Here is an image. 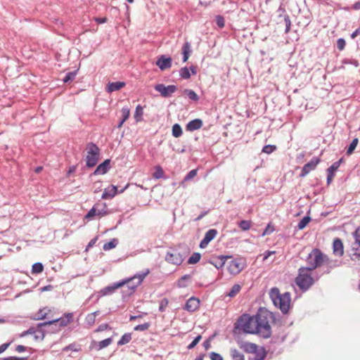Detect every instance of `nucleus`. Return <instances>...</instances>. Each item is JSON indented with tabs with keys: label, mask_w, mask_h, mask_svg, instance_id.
<instances>
[{
	"label": "nucleus",
	"mask_w": 360,
	"mask_h": 360,
	"mask_svg": "<svg viewBox=\"0 0 360 360\" xmlns=\"http://www.w3.org/2000/svg\"><path fill=\"white\" fill-rule=\"evenodd\" d=\"M202 126V122L200 119H195L189 122L186 125V129L193 131L199 129Z\"/></svg>",
	"instance_id": "nucleus-25"
},
{
	"label": "nucleus",
	"mask_w": 360,
	"mask_h": 360,
	"mask_svg": "<svg viewBox=\"0 0 360 360\" xmlns=\"http://www.w3.org/2000/svg\"><path fill=\"white\" fill-rule=\"evenodd\" d=\"M149 273V269H146L141 272L135 274L133 277L123 280L121 282H125V285H127V288L133 292L142 283Z\"/></svg>",
	"instance_id": "nucleus-5"
},
{
	"label": "nucleus",
	"mask_w": 360,
	"mask_h": 360,
	"mask_svg": "<svg viewBox=\"0 0 360 360\" xmlns=\"http://www.w3.org/2000/svg\"><path fill=\"white\" fill-rule=\"evenodd\" d=\"M216 24L219 28H223L225 25L224 18L221 15H217L216 17Z\"/></svg>",
	"instance_id": "nucleus-49"
},
{
	"label": "nucleus",
	"mask_w": 360,
	"mask_h": 360,
	"mask_svg": "<svg viewBox=\"0 0 360 360\" xmlns=\"http://www.w3.org/2000/svg\"><path fill=\"white\" fill-rule=\"evenodd\" d=\"M112 342V338H109L107 339H105L98 343V347L100 349H103L109 346Z\"/></svg>",
	"instance_id": "nucleus-43"
},
{
	"label": "nucleus",
	"mask_w": 360,
	"mask_h": 360,
	"mask_svg": "<svg viewBox=\"0 0 360 360\" xmlns=\"http://www.w3.org/2000/svg\"><path fill=\"white\" fill-rule=\"evenodd\" d=\"M238 226L243 231H248L251 227V221L248 220H242L239 222Z\"/></svg>",
	"instance_id": "nucleus-41"
},
{
	"label": "nucleus",
	"mask_w": 360,
	"mask_h": 360,
	"mask_svg": "<svg viewBox=\"0 0 360 360\" xmlns=\"http://www.w3.org/2000/svg\"><path fill=\"white\" fill-rule=\"evenodd\" d=\"M86 165L89 167H94L98 160L99 148L94 143H89L86 146Z\"/></svg>",
	"instance_id": "nucleus-6"
},
{
	"label": "nucleus",
	"mask_w": 360,
	"mask_h": 360,
	"mask_svg": "<svg viewBox=\"0 0 360 360\" xmlns=\"http://www.w3.org/2000/svg\"><path fill=\"white\" fill-rule=\"evenodd\" d=\"M131 339V333H125L122 336L121 339L118 341L117 345H126L130 342Z\"/></svg>",
	"instance_id": "nucleus-36"
},
{
	"label": "nucleus",
	"mask_w": 360,
	"mask_h": 360,
	"mask_svg": "<svg viewBox=\"0 0 360 360\" xmlns=\"http://www.w3.org/2000/svg\"><path fill=\"white\" fill-rule=\"evenodd\" d=\"M108 214L105 204H103L102 208H98V205H94L85 215V219L89 220L94 219L95 217H103Z\"/></svg>",
	"instance_id": "nucleus-10"
},
{
	"label": "nucleus",
	"mask_w": 360,
	"mask_h": 360,
	"mask_svg": "<svg viewBox=\"0 0 360 360\" xmlns=\"http://www.w3.org/2000/svg\"><path fill=\"white\" fill-rule=\"evenodd\" d=\"M110 168V160H105L103 162L100 164L96 170L94 171V174H105L107 173Z\"/></svg>",
	"instance_id": "nucleus-22"
},
{
	"label": "nucleus",
	"mask_w": 360,
	"mask_h": 360,
	"mask_svg": "<svg viewBox=\"0 0 360 360\" xmlns=\"http://www.w3.org/2000/svg\"><path fill=\"white\" fill-rule=\"evenodd\" d=\"M190 278L189 275H184L182 276L177 283V285L179 288H185L186 286L185 281Z\"/></svg>",
	"instance_id": "nucleus-48"
},
{
	"label": "nucleus",
	"mask_w": 360,
	"mask_h": 360,
	"mask_svg": "<svg viewBox=\"0 0 360 360\" xmlns=\"http://www.w3.org/2000/svg\"><path fill=\"white\" fill-rule=\"evenodd\" d=\"M276 149V147L274 146H271V145H267V146H265L263 149H262V152L263 153H267V154H270L274 150Z\"/></svg>",
	"instance_id": "nucleus-54"
},
{
	"label": "nucleus",
	"mask_w": 360,
	"mask_h": 360,
	"mask_svg": "<svg viewBox=\"0 0 360 360\" xmlns=\"http://www.w3.org/2000/svg\"><path fill=\"white\" fill-rule=\"evenodd\" d=\"M163 175H164V172H163L162 167L160 166H156L155 171L153 174V177L155 179H158L162 178L163 176Z\"/></svg>",
	"instance_id": "nucleus-42"
},
{
	"label": "nucleus",
	"mask_w": 360,
	"mask_h": 360,
	"mask_svg": "<svg viewBox=\"0 0 360 360\" xmlns=\"http://www.w3.org/2000/svg\"><path fill=\"white\" fill-rule=\"evenodd\" d=\"M354 235L355 240L360 241V226L356 230Z\"/></svg>",
	"instance_id": "nucleus-62"
},
{
	"label": "nucleus",
	"mask_w": 360,
	"mask_h": 360,
	"mask_svg": "<svg viewBox=\"0 0 360 360\" xmlns=\"http://www.w3.org/2000/svg\"><path fill=\"white\" fill-rule=\"evenodd\" d=\"M195 69H180L179 75L183 79H188L191 75H195Z\"/></svg>",
	"instance_id": "nucleus-29"
},
{
	"label": "nucleus",
	"mask_w": 360,
	"mask_h": 360,
	"mask_svg": "<svg viewBox=\"0 0 360 360\" xmlns=\"http://www.w3.org/2000/svg\"><path fill=\"white\" fill-rule=\"evenodd\" d=\"M202 337L200 335H198L193 341L191 344L188 345V346L187 347V348L188 349H191L193 348H194L197 344L200 342V340H201Z\"/></svg>",
	"instance_id": "nucleus-51"
},
{
	"label": "nucleus",
	"mask_w": 360,
	"mask_h": 360,
	"mask_svg": "<svg viewBox=\"0 0 360 360\" xmlns=\"http://www.w3.org/2000/svg\"><path fill=\"white\" fill-rule=\"evenodd\" d=\"M100 314L99 311H94L93 313L88 314L85 318V323L89 326H92L95 321L96 317Z\"/></svg>",
	"instance_id": "nucleus-26"
},
{
	"label": "nucleus",
	"mask_w": 360,
	"mask_h": 360,
	"mask_svg": "<svg viewBox=\"0 0 360 360\" xmlns=\"http://www.w3.org/2000/svg\"><path fill=\"white\" fill-rule=\"evenodd\" d=\"M241 286L239 284H235L230 292L228 293V296L230 297H235L240 290Z\"/></svg>",
	"instance_id": "nucleus-38"
},
{
	"label": "nucleus",
	"mask_w": 360,
	"mask_h": 360,
	"mask_svg": "<svg viewBox=\"0 0 360 360\" xmlns=\"http://www.w3.org/2000/svg\"><path fill=\"white\" fill-rule=\"evenodd\" d=\"M95 20L98 24H102V23H105L107 22V18H96Z\"/></svg>",
	"instance_id": "nucleus-63"
},
{
	"label": "nucleus",
	"mask_w": 360,
	"mask_h": 360,
	"mask_svg": "<svg viewBox=\"0 0 360 360\" xmlns=\"http://www.w3.org/2000/svg\"><path fill=\"white\" fill-rule=\"evenodd\" d=\"M200 302L195 297L188 299L185 305V309L188 311H194L199 307Z\"/></svg>",
	"instance_id": "nucleus-19"
},
{
	"label": "nucleus",
	"mask_w": 360,
	"mask_h": 360,
	"mask_svg": "<svg viewBox=\"0 0 360 360\" xmlns=\"http://www.w3.org/2000/svg\"><path fill=\"white\" fill-rule=\"evenodd\" d=\"M284 22H285V32L288 33L290 32V27H291V21H290L289 15H285L284 16Z\"/></svg>",
	"instance_id": "nucleus-47"
},
{
	"label": "nucleus",
	"mask_w": 360,
	"mask_h": 360,
	"mask_svg": "<svg viewBox=\"0 0 360 360\" xmlns=\"http://www.w3.org/2000/svg\"><path fill=\"white\" fill-rule=\"evenodd\" d=\"M351 258L352 260L360 259V241L355 240L352 245Z\"/></svg>",
	"instance_id": "nucleus-21"
},
{
	"label": "nucleus",
	"mask_w": 360,
	"mask_h": 360,
	"mask_svg": "<svg viewBox=\"0 0 360 360\" xmlns=\"http://www.w3.org/2000/svg\"><path fill=\"white\" fill-rule=\"evenodd\" d=\"M217 233V231L215 229H210L207 231L205 235L204 238L200 243V247L201 248H206L209 243L215 238Z\"/></svg>",
	"instance_id": "nucleus-14"
},
{
	"label": "nucleus",
	"mask_w": 360,
	"mask_h": 360,
	"mask_svg": "<svg viewBox=\"0 0 360 360\" xmlns=\"http://www.w3.org/2000/svg\"><path fill=\"white\" fill-rule=\"evenodd\" d=\"M155 91H158L162 97H169L177 89L175 85L165 86L163 84H158L154 86Z\"/></svg>",
	"instance_id": "nucleus-8"
},
{
	"label": "nucleus",
	"mask_w": 360,
	"mask_h": 360,
	"mask_svg": "<svg viewBox=\"0 0 360 360\" xmlns=\"http://www.w3.org/2000/svg\"><path fill=\"white\" fill-rule=\"evenodd\" d=\"M201 255L198 252L193 253L188 259V263L190 264H194L199 262Z\"/></svg>",
	"instance_id": "nucleus-37"
},
{
	"label": "nucleus",
	"mask_w": 360,
	"mask_h": 360,
	"mask_svg": "<svg viewBox=\"0 0 360 360\" xmlns=\"http://www.w3.org/2000/svg\"><path fill=\"white\" fill-rule=\"evenodd\" d=\"M34 332H35L34 329L33 328H31L28 329L27 330L22 332L21 333L20 336L24 337L28 334H33V333H34Z\"/></svg>",
	"instance_id": "nucleus-61"
},
{
	"label": "nucleus",
	"mask_w": 360,
	"mask_h": 360,
	"mask_svg": "<svg viewBox=\"0 0 360 360\" xmlns=\"http://www.w3.org/2000/svg\"><path fill=\"white\" fill-rule=\"evenodd\" d=\"M192 53L191 45L188 41H186L181 48L182 61L186 62Z\"/></svg>",
	"instance_id": "nucleus-20"
},
{
	"label": "nucleus",
	"mask_w": 360,
	"mask_h": 360,
	"mask_svg": "<svg viewBox=\"0 0 360 360\" xmlns=\"http://www.w3.org/2000/svg\"><path fill=\"white\" fill-rule=\"evenodd\" d=\"M125 86L124 82H115L108 83L106 90L108 93H112L115 91H118Z\"/></svg>",
	"instance_id": "nucleus-24"
},
{
	"label": "nucleus",
	"mask_w": 360,
	"mask_h": 360,
	"mask_svg": "<svg viewBox=\"0 0 360 360\" xmlns=\"http://www.w3.org/2000/svg\"><path fill=\"white\" fill-rule=\"evenodd\" d=\"M72 319V314L69 313V314H65V316L63 319H58L56 320L39 323L38 327H44V326H48V325L53 324L55 323H59L60 326L63 327V326H66L69 323H70Z\"/></svg>",
	"instance_id": "nucleus-11"
},
{
	"label": "nucleus",
	"mask_w": 360,
	"mask_h": 360,
	"mask_svg": "<svg viewBox=\"0 0 360 360\" xmlns=\"http://www.w3.org/2000/svg\"><path fill=\"white\" fill-rule=\"evenodd\" d=\"M9 346V343H4L0 345V354L3 353Z\"/></svg>",
	"instance_id": "nucleus-64"
},
{
	"label": "nucleus",
	"mask_w": 360,
	"mask_h": 360,
	"mask_svg": "<svg viewBox=\"0 0 360 360\" xmlns=\"http://www.w3.org/2000/svg\"><path fill=\"white\" fill-rule=\"evenodd\" d=\"M273 315L269 311H259L255 316L242 315L238 320L235 328L245 333L257 334L264 338H268L271 335L270 322Z\"/></svg>",
	"instance_id": "nucleus-1"
},
{
	"label": "nucleus",
	"mask_w": 360,
	"mask_h": 360,
	"mask_svg": "<svg viewBox=\"0 0 360 360\" xmlns=\"http://www.w3.org/2000/svg\"><path fill=\"white\" fill-rule=\"evenodd\" d=\"M341 162H342V159H340V160H338L337 162H335L327 169V172H328L327 183H328V184H330V182L332 181L334 177V175H335V172L339 168Z\"/></svg>",
	"instance_id": "nucleus-17"
},
{
	"label": "nucleus",
	"mask_w": 360,
	"mask_h": 360,
	"mask_svg": "<svg viewBox=\"0 0 360 360\" xmlns=\"http://www.w3.org/2000/svg\"><path fill=\"white\" fill-rule=\"evenodd\" d=\"M240 347L243 349L245 352L248 353H257V345L255 343L248 342H240Z\"/></svg>",
	"instance_id": "nucleus-18"
},
{
	"label": "nucleus",
	"mask_w": 360,
	"mask_h": 360,
	"mask_svg": "<svg viewBox=\"0 0 360 360\" xmlns=\"http://www.w3.org/2000/svg\"><path fill=\"white\" fill-rule=\"evenodd\" d=\"M333 254L335 256L341 257L344 253L343 244L340 239L336 238L333 240Z\"/></svg>",
	"instance_id": "nucleus-16"
},
{
	"label": "nucleus",
	"mask_w": 360,
	"mask_h": 360,
	"mask_svg": "<svg viewBox=\"0 0 360 360\" xmlns=\"http://www.w3.org/2000/svg\"><path fill=\"white\" fill-rule=\"evenodd\" d=\"M345 45H346V42H345V40L344 39L340 38V39H338V41H337V48L340 51H342L345 49Z\"/></svg>",
	"instance_id": "nucleus-52"
},
{
	"label": "nucleus",
	"mask_w": 360,
	"mask_h": 360,
	"mask_svg": "<svg viewBox=\"0 0 360 360\" xmlns=\"http://www.w3.org/2000/svg\"><path fill=\"white\" fill-rule=\"evenodd\" d=\"M182 134V129L179 124H174L172 127V135L175 138L180 137Z\"/></svg>",
	"instance_id": "nucleus-34"
},
{
	"label": "nucleus",
	"mask_w": 360,
	"mask_h": 360,
	"mask_svg": "<svg viewBox=\"0 0 360 360\" xmlns=\"http://www.w3.org/2000/svg\"><path fill=\"white\" fill-rule=\"evenodd\" d=\"M275 254V251H266L264 254V258L263 260L266 261L268 259L269 257H270L271 255Z\"/></svg>",
	"instance_id": "nucleus-59"
},
{
	"label": "nucleus",
	"mask_w": 360,
	"mask_h": 360,
	"mask_svg": "<svg viewBox=\"0 0 360 360\" xmlns=\"http://www.w3.org/2000/svg\"><path fill=\"white\" fill-rule=\"evenodd\" d=\"M229 257L220 256L219 258L211 261L210 263L213 264L217 269H221L224 266L226 260Z\"/></svg>",
	"instance_id": "nucleus-27"
},
{
	"label": "nucleus",
	"mask_w": 360,
	"mask_h": 360,
	"mask_svg": "<svg viewBox=\"0 0 360 360\" xmlns=\"http://www.w3.org/2000/svg\"><path fill=\"white\" fill-rule=\"evenodd\" d=\"M50 311H51V310L47 307L41 309L39 310V311L35 315L34 319H36V320L44 319Z\"/></svg>",
	"instance_id": "nucleus-30"
},
{
	"label": "nucleus",
	"mask_w": 360,
	"mask_h": 360,
	"mask_svg": "<svg viewBox=\"0 0 360 360\" xmlns=\"http://www.w3.org/2000/svg\"><path fill=\"white\" fill-rule=\"evenodd\" d=\"M165 260L170 264L174 265H180L183 261L184 258L182 255L176 250H169L165 255Z\"/></svg>",
	"instance_id": "nucleus-9"
},
{
	"label": "nucleus",
	"mask_w": 360,
	"mask_h": 360,
	"mask_svg": "<svg viewBox=\"0 0 360 360\" xmlns=\"http://www.w3.org/2000/svg\"><path fill=\"white\" fill-rule=\"evenodd\" d=\"M44 266L41 263L37 262L32 265V274H40L43 271Z\"/></svg>",
	"instance_id": "nucleus-39"
},
{
	"label": "nucleus",
	"mask_w": 360,
	"mask_h": 360,
	"mask_svg": "<svg viewBox=\"0 0 360 360\" xmlns=\"http://www.w3.org/2000/svg\"><path fill=\"white\" fill-rule=\"evenodd\" d=\"M327 260V255L318 249L313 250L307 258L308 268L311 270L324 266Z\"/></svg>",
	"instance_id": "nucleus-4"
},
{
	"label": "nucleus",
	"mask_w": 360,
	"mask_h": 360,
	"mask_svg": "<svg viewBox=\"0 0 360 360\" xmlns=\"http://www.w3.org/2000/svg\"><path fill=\"white\" fill-rule=\"evenodd\" d=\"M245 264L243 259L236 258L232 259L228 264V270L232 275L239 274L244 268Z\"/></svg>",
	"instance_id": "nucleus-7"
},
{
	"label": "nucleus",
	"mask_w": 360,
	"mask_h": 360,
	"mask_svg": "<svg viewBox=\"0 0 360 360\" xmlns=\"http://www.w3.org/2000/svg\"><path fill=\"white\" fill-rule=\"evenodd\" d=\"M143 114V109L141 105H138L136 108V110L134 112V119L136 122H139L142 119V116Z\"/></svg>",
	"instance_id": "nucleus-33"
},
{
	"label": "nucleus",
	"mask_w": 360,
	"mask_h": 360,
	"mask_svg": "<svg viewBox=\"0 0 360 360\" xmlns=\"http://www.w3.org/2000/svg\"><path fill=\"white\" fill-rule=\"evenodd\" d=\"M168 304V301L167 299H163L162 301H161V303H160V311H165V309L166 307V306Z\"/></svg>",
	"instance_id": "nucleus-57"
},
{
	"label": "nucleus",
	"mask_w": 360,
	"mask_h": 360,
	"mask_svg": "<svg viewBox=\"0 0 360 360\" xmlns=\"http://www.w3.org/2000/svg\"><path fill=\"white\" fill-rule=\"evenodd\" d=\"M210 357L211 360H224L223 357L219 354L214 352L210 354Z\"/></svg>",
	"instance_id": "nucleus-55"
},
{
	"label": "nucleus",
	"mask_w": 360,
	"mask_h": 360,
	"mask_svg": "<svg viewBox=\"0 0 360 360\" xmlns=\"http://www.w3.org/2000/svg\"><path fill=\"white\" fill-rule=\"evenodd\" d=\"M158 68H171L172 60L171 57L162 55L155 62Z\"/></svg>",
	"instance_id": "nucleus-15"
},
{
	"label": "nucleus",
	"mask_w": 360,
	"mask_h": 360,
	"mask_svg": "<svg viewBox=\"0 0 360 360\" xmlns=\"http://www.w3.org/2000/svg\"><path fill=\"white\" fill-rule=\"evenodd\" d=\"M109 328V326L107 323H103L101 324L97 329L96 330V332H101L103 330H107Z\"/></svg>",
	"instance_id": "nucleus-56"
},
{
	"label": "nucleus",
	"mask_w": 360,
	"mask_h": 360,
	"mask_svg": "<svg viewBox=\"0 0 360 360\" xmlns=\"http://www.w3.org/2000/svg\"><path fill=\"white\" fill-rule=\"evenodd\" d=\"M125 285V282H117L112 285H108L100 290L101 296H105L112 294L117 289Z\"/></svg>",
	"instance_id": "nucleus-13"
},
{
	"label": "nucleus",
	"mask_w": 360,
	"mask_h": 360,
	"mask_svg": "<svg viewBox=\"0 0 360 360\" xmlns=\"http://www.w3.org/2000/svg\"><path fill=\"white\" fill-rule=\"evenodd\" d=\"M150 324L148 323H145L143 324L138 325L134 327V330L136 331H144L148 329Z\"/></svg>",
	"instance_id": "nucleus-50"
},
{
	"label": "nucleus",
	"mask_w": 360,
	"mask_h": 360,
	"mask_svg": "<svg viewBox=\"0 0 360 360\" xmlns=\"http://www.w3.org/2000/svg\"><path fill=\"white\" fill-rule=\"evenodd\" d=\"M196 174H197V170H195V169L191 170L185 176L184 181H189V180L192 179L193 178H194L196 176Z\"/></svg>",
	"instance_id": "nucleus-53"
},
{
	"label": "nucleus",
	"mask_w": 360,
	"mask_h": 360,
	"mask_svg": "<svg viewBox=\"0 0 360 360\" xmlns=\"http://www.w3.org/2000/svg\"><path fill=\"white\" fill-rule=\"evenodd\" d=\"M122 120L120 122V123L117 125L118 128H121L123 125L124 122L129 118L130 115V110L128 107H123L122 109Z\"/></svg>",
	"instance_id": "nucleus-28"
},
{
	"label": "nucleus",
	"mask_w": 360,
	"mask_h": 360,
	"mask_svg": "<svg viewBox=\"0 0 360 360\" xmlns=\"http://www.w3.org/2000/svg\"><path fill=\"white\" fill-rule=\"evenodd\" d=\"M320 159L318 158H313L309 162L305 164L302 167V172L300 176H305L307 175L311 171L314 170L316 165L319 163Z\"/></svg>",
	"instance_id": "nucleus-12"
},
{
	"label": "nucleus",
	"mask_w": 360,
	"mask_h": 360,
	"mask_svg": "<svg viewBox=\"0 0 360 360\" xmlns=\"http://www.w3.org/2000/svg\"><path fill=\"white\" fill-rule=\"evenodd\" d=\"M184 93L190 99L193 101H197L198 99V95L191 89H186Z\"/></svg>",
	"instance_id": "nucleus-44"
},
{
	"label": "nucleus",
	"mask_w": 360,
	"mask_h": 360,
	"mask_svg": "<svg viewBox=\"0 0 360 360\" xmlns=\"http://www.w3.org/2000/svg\"><path fill=\"white\" fill-rule=\"evenodd\" d=\"M345 64H350V65H352L355 67H357L359 65V63L355 59H347L345 60Z\"/></svg>",
	"instance_id": "nucleus-58"
},
{
	"label": "nucleus",
	"mask_w": 360,
	"mask_h": 360,
	"mask_svg": "<svg viewBox=\"0 0 360 360\" xmlns=\"http://www.w3.org/2000/svg\"><path fill=\"white\" fill-rule=\"evenodd\" d=\"M357 143H358V139H354L349 144V148L347 151V153L349 155L352 154L353 153V151L354 150V149L356 148Z\"/></svg>",
	"instance_id": "nucleus-45"
},
{
	"label": "nucleus",
	"mask_w": 360,
	"mask_h": 360,
	"mask_svg": "<svg viewBox=\"0 0 360 360\" xmlns=\"http://www.w3.org/2000/svg\"><path fill=\"white\" fill-rule=\"evenodd\" d=\"M118 244V240L116 238H112L110 242L103 245V249L105 251L115 248Z\"/></svg>",
	"instance_id": "nucleus-32"
},
{
	"label": "nucleus",
	"mask_w": 360,
	"mask_h": 360,
	"mask_svg": "<svg viewBox=\"0 0 360 360\" xmlns=\"http://www.w3.org/2000/svg\"><path fill=\"white\" fill-rule=\"evenodd\" d=\"M231 355L233 360H245L244 356L236 349H231Z\"/></svg>",
	"instance_id": "nucleus-35"
},
{
	"label": "nucleus",
	"mask_w": 360,
	"mask_h": 360,
	"mask_svg": "<svg viewBox=\"0 0 360 360\" xmlns=\"http://www.w3.org/2000/svg\"><path fill=\"white\" fill-rule=\"evenodd\" d=\"M327 262H325V266L327 267V272H330V271L336 266H339L341 264L340 262H338L337 260H333L328 258L327 256Z\"/></svg>",
	"instance_id": "nucleus-31"
},
{
	"label": "nucleus",
	"mask_w": 360,
	"mask_h": 360,
	"mask_svg": "<svg viewBox=\"0 0 360 360\" xmlns=\"http://www.w3.org/2000/svg\"><path fill=\"white\" fill-rule=\"evenodd\" d=\"M77 74V70L68 73L67 75L63 78V82H68L70 81H72V79H74Z\"/></svg>",
	"instance_id": "nucleus-46"
},
{
	"label": "nucleus",
	"mask_w": 360,
	"mask_h": 360,
	"mask_svg": "<svg viewBox=\"0 0 360 360\" xmlns=\"http://www.w3.org/2000/svg\"><path fill=\"white\" fill-rule=\"evenodd\" d=\"M117 188L115 186H110L105 188L103 194L102 199H108L113 198L117 193Z\"/></svg>",
	"instance_id": "nucleus-23"
},
{
	"label": "nucleus",
	"mask_w": 360,
	"mask_h": 360,
	"mask_svg": "<svg viewBox=\"0 0 360 360\" xmlns=\"http://www.w3.org/2000/svg\"><path fill=\"white\" fill-rule=\"evenodd\" d=\"M310 220H311V218L307 216V217H303L302 219L298 223L297 228L300 230L304 229L307 226V225L309 224Z\"/></svg>",
	"instance_id": "nucleus-40"
},
{
	"label": "nucleus",
	"mask_w": 360,
	"mask_h": 360,
	"mask_svg": "<svg viewBox=\"0 0 360 360\" xmlns=\"http://www.w3.org/2000/svg\"><path fill=\"white\" fill-rule=\"evenodd\" d=\"M269 297L275 307L283 314H287L291 306V296L289 292L281 294L277 288H273L269 292Z\"/></svg>",
	"instance_id": "nucleus-2"
},
{
	"label": "nucleus",
	"mask_w": 360,
	"mask_h": 360,
	"mask_svg": "<svg viewBox=\"0 0 360 360\" xmlns=\"http://www.w3.org/2000/svg\"><path fill=\"white\" fill-rule=\"evenodd\" d=\"M311 269L308 267H301L295 279L296 284L303 291L307 290L314 283L311 276Z\"/></svg>",
	"instance_id": "nucleus-3"
},
{
	"label": "nucleus",
	"mask_w": 360,
	"mask_h": 360,
	"mask_svg": "<svg viewBox=\"0 0 360 360\" xmlns=\"http://www.w3.org/2000/svg\"><path fill=\"white\" fill-rule=\"evenodd\" d=\"M2 360H27L25 357L8 356L5 357Z\"/></svg>",
	"instance_id": "nucleus-60"
}]
</instances>
